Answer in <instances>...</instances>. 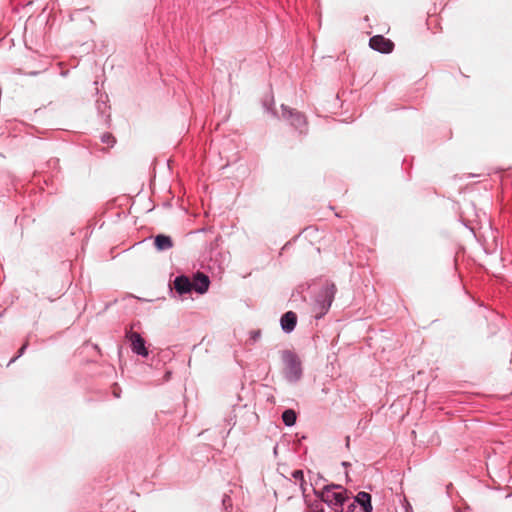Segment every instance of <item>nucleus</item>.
Masks as SVG:
<instances>
[{
  "instance_id": "nucleus-18",
  "label": "nucleus",
  "mask_w": 512,
  "mask_h": 512,
  "mask_svg": "<svg viewBox=\"0 0 512 512\" xmlns=\"http://www.w3.org/2000/svg\"><path fill=\"white\" fill-rule=\"evenodd\" d=\"M344 467H348L350 464L348 462H343L342 464Z\"/></svg>"
},
{
  "instance_id": "nucleus-1",
  "label": "nucleus",
  "mask_w": 512,
  "mask_h": 512,
  "mask_svg": "<svg viewBox=\"0 0 512 512\" xmlns=\"http://www.w3.org/2000/svg\"><path fill=\"white\" fill-rule=\"evenodd\" d=\"M335 488L341 489V487L337 485L325 486L321 492V499L332 507L334 511L345 512L346 502H349L347 491L342 490L337 492L334 491Z\"/></svg>"
},
{
  "instance_id": "nucleus-3",
  "label": "nucleus",
  "mask_w": 512,
  "mask_h": 512,
  "mask_svg": "<svg viewBox=\"0 0 512 512\" xmlns=\"http://www.w3.org/2000/svg\"><path fill=\"white\" fill-rule=\"evenodd\" d=\"M127 338L131 342V348L133 352L143 357L148 355V350L145 347V340L141 337V335L137 332H129L127 333Z\"/></svg>"
},
{
  "instance_id": "nucleus-16",
  "label": "nucleus",
  "mask_w": 512,
  "mask_h": 512,
  "mask_svg": "<svg viewBox=\"0 0 512 512\" xmlns=\"http://www.w3.org/2000/svg\"><path fill=\"white\" fill-rule=\"evenodd\" d=\"M285 482L289 485V486H296V482H292L290 479H286Z\"/></svg>"
},
{
  "instance_id": "nucleus-10",
  "label": "nucleus",
  "mask_w": 512,
  "mask_h": 512,
  "mask_svg": "<svg viewBox=\"0 0 512 512\" xmlns=\"http://www.w3.org/2000/svg\"><path fill=\"white\" fill-rule=\"evenodd\" d=\"M292 477L299 482L298 489L304 495L307 490V482L304 479V474L302 470H295L292 472Z\"/></svg>"
},
{
  "instance_id": "nucleus-4",
  "label": "nucleus",
  "mask_w": 512,
  "mask_h": 512,
  "mask_svg": "<svg viewBox=\"0 0 512 512\" xmlns=\"http://www.w3.org/2000/svg\"><path fill=\"white\" fill-rule=\"evenodd\" d=\"M209 284L210 281L208 276L201 272H198L192 280V289H194L200 294H203L208 290Z\"/></svg>"
},
{
  "instance_id": "nucleus-6",
  "label": "nucleus",
  "mask_w": 512,
  "mask_h": 512,
  "mask_svg": "<svg viewBox=\"0 0 512 512\" xmlns=\"http://www.w3.org/2000/svg\"><path fill=\"white\" fill-rule=\"evenodd\" d=\"M174 287L179 294L188 293L192 290V281L186 276H178L174 281Z\"/></svg>"
},
{
  "instance_id": "nucleus-2",
  "label": "nucleus",
  "mask_w": 512,
  "mask_h": 512,
  "mask_svg": "<svg viewBox=\"0 0 512 512\" xmlns=\"http://www.w3.org/2000/svg\"><path fill=\"white\" fill-rule=\"evenodd\" d=\"M369 45L372 49L381 53H390L394 48L393 42L382 35L373 36L369 41Z\"/></svg>"
},
{
  "instance_id": "nucleus-8",
  "label": "nucleus",
  "mask_w": 512,
  "mask_h": 512,
  "mask_svg": "<svg viewBox=\"0 0 512 512\" xmlns=\"http://www.w3.org/2000/svg\"><path fill=\"white\" fill-rule=\"evenodd\" d=\"M155 247L160 250H168L173 247V241L170 236L159 234L155 237Z\"/></svg>"
},
{
  "instance_id": "nucleus-7",
  "label": "nucleus",
  "mask_w": 512,
  "mask_h": 512,
  "mask_svg": "<svg viewBox=\"0 0 512 512\" xmlns=\"http://www.w3.org/2000/svg\"><path fill=\"white\" fill-rule=\"evenodd\" d=\"M354 501L363 508L364 512H371L373 509L371 504V495L366 492H359L356 495Z\"/></svg>"
},
{
  "instance_id": "nucleus-11",
  "label": "nucleus",
  "mask_w": 512,
  "mask_h": 512,
  "mask_svg": "<svg viewBox=\"0 0 512 512\" xmlns=\"http://www.w3.org/2000/svg\"><path fill=\"white\" fill-rule=\"evenodd\" d=\"M296 413L292 409H287L282 414V420L287 426H292L296 422Z\"/></svg>"
},
{
  "instance_id": "nucleus-5",
  "label": "nucleus",
  "mask_w": 512,
  "mask_h": 512,
  "mask_svg": "<svg viewBox=\"0 0 512 512\" xmlns=\"http://www.w3.org/2000/svg\"><path fill=\"white\" fill-rule=\"evenodd\" d=\"M281 327L282 329L290 333L294 330L296 324H297V315L293 311H288L285 314L282 315L281 320Z\"/></svg>"
},
{
  "instance_id": "nucleus-9",
  "label": "nucleus",
  "mask_w": 512,
  "mask_h": 512,
  "mask_svg": "<svg viewBox=\"0 0 512 512\" xmlns=\"http://www.w3.org/2000/svg\"><path fill=\"white\" fill-rule=\"evenodd\" d=\"M335 292H336V287L334 284L325 287V289L323 290V297L327 301V305H326V307H324L323 313H325L328 310V308L330 307V305L334 299Z\"/></svg>"
},
{
  "instance_id": "nucleus-14",
  "label": "nucleus",
  "mask_w": 512,
  "mask_h": 512,
  "mask_svg": "<svg viewBox=\"0 0 512 512\" xmlns=\"http://www.w3.org/2000/svg\"><path fill=\"white\" fill-rule=\"evenodd\" d=\"M355 508V501L351 502V503H348L346 502V505H345V512H352Z\"/></svg>"
},
{
  "instance_id": "nucleus-12",
  "label": "nucleus",
  "mask_w": 512,
  "mask_h": 512,
  "mask_svg": "<svg viewBox=\"0 0 512 512\" xmlns=\"http://www.w3.org/2000/svg\"><path fill=\"white\" fill-rule=\"evenodd\" d=\"M289 365H290L291 372L294 374V378L298 379L299 375H300L299 363L294 358L291 357L290 361H289Z\"/></svg>"
},
{
  "instance_id": "nucleus-17",
  "label": "nucleus",
  "mask_w": 512,
  "mask_h": 512,
  "mask_svg": "<svg viewBox=\"0 0 512 512\" xmlns=\"http://www.w3.org/2000/svg\"><path fill=\"white\" fill-rule=\"evenodd\" d=\"M349 443H350V438H349V437H347V438H346V446H347V447H349Z\"/></svg>"
},
{
  "instance_id": "nucleus-15",
  "label": "nucleus",
  "mask_w": 512,
  "mask_h": 512,
  "mask_svg": "<svg viewBox=\"0 0 512 512\" xmlns=\"http://www.w3.org/2000/svg\"><path fill=\"white\" fill-rule=\"evenodd\" d=\"M27 346H28V343H27V342H25V343L22 345V347L19 349L18 355H17L16 357H14L11 361H15L17 357L21 356V355L24 353V351H25V349L27 348Z\"/></svg>"
},
{
  "instance_id": "nucleus-13",
  "label": "nucleus",
  "mask_w": 512,
  "mask_h": 512,
  "mask_svg": "<svg viewBox=\"0 0 512 512\" xmlns=\"http://www.w3.org/2000/svg\"><path fill=\"white\" fill-rule=\"evenodd\" d=\"M102 141H103L104 143L109 144V145H113V144L115 143V139H114V137H113L111 134H109V133H106V134H104V135L102 136Z\"/></svg>"
}]
</instances>
